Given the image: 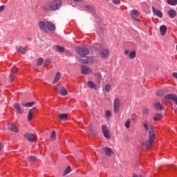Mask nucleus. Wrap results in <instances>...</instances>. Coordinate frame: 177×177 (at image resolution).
Instances as JSON below:
<instances>
[{
  "label": "nucleus",
  "mask_w": 177,
  "mask_h": 177,
  "mask_svg": "<svg viewBox=\"0 0 177 177\" xmlns=\"http://www.w3.org/2000/svg\"><path fill=\"white\" fill-rule=\"evenodd\" d=\"M59 3V1L57 2L55 0L49 1L43 6V10L46 12H55V10H57L60 7Z\"/></svg>",
  "instance_id": "f257e3e1"
},
{
  "label": "nucleus",
  "mask_w": 177,
  "mask_h": 177,
  "mask_svg": "<svg viewBox=\"0 0 177 177\" xmlns=\"http://www.w3.org/2000/svg\"><path fill=\"white\" fill-rule=\"evenodd\" d=\"M156 139V135L153 129L149 131V140L146 143L147 149H151V146Z\"/></svg>",
  "instance_id": "f03ea898"
},
{
  "label": "nucleus",
  "mask_w": 177,
  "mask_h": 177,
  "mask_svg": "<svg viewBox=\"0 0 177 177\" xmlns=\"http://www.w3.org/2000/svg\"><path fill=\"white\" fill-rule=\"evenodd\" d=\"M77 52L79 56H88L89 55V50L85 48L79 47L77 49Z\"/></svg>",
  "instance_id": "7ed1b4c3"
},
{
  "label": "nucleus",
  "mask_w": 177,
  "mask_h": 177,
  "mask_svg": "<svg viewBox=\"0 0 177 177\" xmlns=\"http://www.w3.org/2000/svg\"><path fill=\"white\" fill-rule=\"evenodd\" d=\"M120 106H121V101L118 98H115L113 101V111L114 113H118L120 111Z\"/></svg>",
  "instance_id": "20e7f679"
},
{
  "label": "nucleus",
  "mask_w": 177,
  "mask_h": 177,
  "mask_svg": "<svg viewBox=\"0 0 177 177\" xmlns=\"http://www.w3.org/2000/svg\"><path fill=\"white\" fill-rule=\"evenodd\" d=\"M18 71L19 69H17L16 67H14L11 69V74L8 80L9 82H13V80L16 78V74H17Z\"/></svg>",
  "instance_id": "39448f33"
},
{
  "label": "nucleus",
  "mask_w": 177,
  "mask_h": 177,
  "mask_svg": "<svg viewBox=\"0 0 177 177\" xmlns=\"http://www.w3.org/2000/svg\"><path fill=\"white\" fill-rule=\"evenodd\" d=\"M91 60H93V57H88L86 56H81L79 59V62L80 63L86 64V63H93L91 62Z\"/></svg>",
  "instance_id": "423d86ee"
},
{
  "label": "nucleus",
  "mask_w": 177,
  "mask_h": 177,
  "mask_svg": "<svg viewBox=\"0 0 177 177\" xmlns=\"http://www.w3.org/2000/svg\"><path fill=\"white\" fill-rule=\"evenodd\" d=\"M25 138L28 142H37V137L34 136V134L30 133H25Z\"/></svg>",
  "instance_id": "0eeeda50"
},
{
  "label": "nucleus",
  "mask_w": 177,
  "mask_h": 177,
  "mask_svg": "<svg viewBox=\"0 0 177 177\" xmlns=\"http://www.w3.org/2000/svg\"><path fill=\"white\" fill-rule=\"evenodd\" d=\"M55 91L57 92H59V93L60 95H62V96H67L68 95V91H67V88H65L63 86H60V89L59 90L57 89V88H55Z\"/></svg>",
  "instance_id": "6e6552de"
},
{
  "label": "nucleus",
  "mask_w": 177,
  "mask_h": 177,
  "mask_svg": "<svg viewBox=\"0 0 177 177\" xmlns=\"http://www.w3.org/2000/svg\"><path fill=\"white\" fill-rule=\"evenodd\" d=\"M101 129L102 131V133L106 139H110V133H109V129H107V127L106 125H102L101 126Z\"/></svg>",
  "instance_id": "1a4fd4ad"
},
{
  "label": "nucleus",
  "mask_w": 177,
  "mask_h": 177,
  "mask_svg": "<svg viewBox=\"0 0 177 177\" xmlns=\"http://www.w3.org/2000/svg\"><path fill=\"white\" fill-rule=\"evenodd\" d=\"M81 71L84 75H89V74H92V73H93V70L90 67H82Z\"/></svg>",
  "instance_id": "9d476101"
},
{
  "label": "nucleus",
  "mask_w": 177,
  "mask_h": 177,
  "mask_svg": "<svg viewBox=\"0 0 177 177\" xmlns=\"http://www.w3.org/2000/svg\"><path fill=\"white\" fill-rule=\"evenodd\" d=\"M102 150L104 151V154H105V156H108L109 157H111V156L114 154V151H113V149H111L110 147H104L102 148Z\"/></svg>",
  "instance_id": "9b49d317"
},
{
  "label": "nucleus",
  "mask_w": 177,
  "mask_h": 177,
  "mask_svg": "<svg viewBox=\"0 0 177 177\" xmlns=\"http://www.w3.org/2000/svg\"><path fill=\"white\" fill-rule=\"evenodd\" d=\"M132 19H133V20H136V21H139V11L137 10H131V13H130Z\"/></svg>",
  "instance_id": "f8f14e48"
},
{
  "label": "nucleus",
  "mask_w": 177,
  "mask_h": 177,
  "mask_svg": "<svg viewBox=\"0 0 177 177\" xmlns=\"http://www.w3.org/2000/svg\"><path fill=\"white\" fill-rule=\"evenodd\" d=\"M152 12L154 15L157 16V17L162 19V12H161L158 9H156V8H154V6H152Z\"/></svg>",
  "instance_id": "ddd939ff"
},
{
  "label": "nucleus",
  "mask_w": 177,
  "mask_h": 177,
  "mask_svg": "<svg viewBox=\"0 0 177 177\" xmlns=\"http://www.w3.org/2000/svg\"><path fill=\"white\" fill-rule=\"evenodd\" d=\"M13 107L15 109L17 114H23V113H24V111H23V109H21V107L20 106V104L19 103H15L13 105Z\"/></svg>",
  "instance_id": "4468645a"
},
{
  "label": "nucleus",
  "mask_w": 177,
  "mask_h": 177,
  "mask_svg": "<svg viewBox=\"0 0 177 177\" xmlns=\"http://www.w3.org/2000/svg\"><path fill=\"white\" fill-rule=\"evenodd\" d=\"M101 56H102L103 59H107L110 55V51L108 49L105 48L102 50L100 53Z\"/></svg>",
  "instance_id": "2eb2a0df"
},
{
  "label": "nucleus",
  "mask_w": 177,
  "mask_h": 177,
  "mask_svg": "<svg viewBox=\"0 0 177 177\" xmlns=\"http://www.w3.org/2000/svg\"><path fill=\"white\" fill-rule=\"evenodd\" d=\"M39 27L40 28V30H41V31H43L44 32H47L46 30V23H45V21H40L39 22Z\"/></svg>",
  "instance_id": "dca6fc26"
},
{
  "label": "nucleus",
  "mask_w": 177,
  "mask_h": 177,
  "mask_svg": "<svg viewBox=\"0 0 177 177\" xmlns=\"http://www.w3.org/2000/svg\"><path fill=\"white\" fill-rule=\"evenodd\" d=\"M94 75L95 82H97V84H100L102 82V74H100V73H96Z\"/></svg>",
  "instance_id": "f3484780"
},
{
  "label": "nucleus",
  "mask_w": 177,
  "mask_h": 177,
  "mask_svg": "<svg viewBox=\"0 0 177 177\" xmlns=\"http://www.w3.org/2000/svg\"><path fill=\"white\" fill-rule=\"evenodd\" d=\"M8 128L9 131H12V132H17V133L19 132V129H17V127H16V125L13 124H8Z\"/></svg>",
  "instance_id": "a211bd4d"
},
{
  "label": "nucleus",
  "mask_w": 177,
  "mask_h": 177,
  "mask_svg": "<svg viewBox=\"0 0 177 177\" xmlns=\"http://www.w3.org/2000/svg\"><path fill=\"white\" fill-rule=\"evenodd\" d=\"M16 50L17 52H20L22 55H26L27 53V50L23 46H17Z\"/></svg>",
  "instance_id": "6ab92c4d"
},
{
  "label": "nucleus",
  "mask_w": 177,
  "mask_h": 177,
  "mask_svg": "<svg viewBox=\"0 0 177 177\" xmlns=\"http://www.w3.org/2000/svg\"><path fill=\"white\" fill-rule=\"evenodd\" d=\"M46 27L49 30V31H53V30H55V24L52 22H46Z\"/></svg>",
  "instance_id": "aec40b11"
},
{
  "label": "nucleus",
  "mask_w": 177,
  "mask_h": 177,
  "mask_svg": "<svg viewBox=\"0 0 177 177\" xmlns=\"http://www.w3.org/2000/svg\"><path fill=\"white\" fill-rule=\"evenodd\" d=\"M160 35L164 36L167 34V26L165 25H162L160 26Z\"/></svg>",
  "instance_id": "412c9836"
},
{
  "label": "nucleus",
  "mask_w": 177,
  "mask_h": 177,
  "mask_svg": "<svg viewBox=\"0 0 177 177\" xmlns=\"http://www.w3.org/2000/svg\"><path fill=\"white\" fill-rule=\"evenodd\" d=\"M176 97V95L175 94H167L165 95V99L166 100H175V97Z\"/></svg>",
  "instance_id": "4be33fe9"
},
{
  "label": "nucleus",
  "mask_w": 177,
  "mask_h": 177,
  "mask_svg": "<svg viewBox=\"0 0 177 177\" xmlns=\"http://www.w3.org/2000/svg\"><path fill=\"white\" fill-rule=\"evenodd\" d=\"M168 15L171 19H174V17H176V11L174 9L169 10L168 11Z\"/></svg>",
  "instance_id": "5701e85b"
},
{
  "label": "nucleus",
  "mask_w": 177,
  "mask_h": 177,
  "mask_svg": "<svg viewBox=\"0 0 177 177\" xmlns=\"http://www.w3.org/2000/svg\"><path fill=\"white\" fill-rule=\"evenodd\" d=\"M87 86H88V88H90V89H96V84H95V83H93V82L89 80L87 82Z\"/></svg>",
  "instance_id": "b1692460"
},
{
  "label": "nucleus",
  "mask_w": 177,
  "mask_h": 177,
  "mask_svg": "<svg viewBox=\"0 0 177 177\" xmlns=\"http://www.w3.org/2000/svg\"><path fill=\"white\" fill-rule=\"evenodd\" d=\"M34 104H35V102H30L27 103L22 102V106L24 107H32Z\"/></svg>",
  "instance_id": "393cba45"
},
{
  "label": "nucleus",
  "mask_w": 177,
  "mask_h": 177,
  "mask_svg": "<svg viewBox=\"0 0 177 177\" xmlns=\"http://www.w3.org/2000/svg\"><path fill=\"white\" fill-rule=\"evenodd\" d=\"M67 117H68V113H61L59 115V120H62L63 121H66V120H67Z\"/></svg>",
  "instance_id": "a878e982"
},
{
  "label": "nucleus",
  "mask_w": 177,
  "mask_h": 177,
  "mask_svg": "<svg viewBox=\"0 0 177 177\" xmlns=\"http://www.w3.org/2000/svg\"><path fill=\"white\" fill-rule=\"evenodd\" d=\"M55 50L57 52H59V53H63L64 52V47L60 46H55Z\"/></svg>",
  "instance_id": "bb28decb"
},
{
  "label": "nucleus",
  "mask_w": 177,
  "mask_h": 177,
  "mask_svg": "<svg viewBox=\"0 0 177 177\" xmlns=\"http://www.w3.org/2000/svg\"><path fill=\"white\" fill-rule=\"evenodd\" d=\"M88 131H89L91 135H92L93 136H96V131H95L93 128H92V124H90L88 126Z\"/></svg>",
  "instance_id": "cd10ccee"
},
{
  "label": "nucleus",
  "mask_w": 177,
  "mask_h": 177,
  "mask_svg": "<svg viewBox=\"0 0 177 177\" xmlns=\"http://www.w3.org/2000/svg\"><path fill=\"white\" fill-rule=\"evenodd\" d=\"M61 77H62V75L60 74V72H57L56 74L55 78L54 79L53 84H56V82H58Z\"/></svg>",
  "instance_id": "c85d7f7f"
},
{
  "label": "nucleus",
  "mask_w": 177,
  "mask_h": 177,
  "mask_svg": "<svg viewBox=\"0 0 177 177\" xmlns=\"http://www.w3.org/2000/svg\"><path fill=\"white\" fill-rule=\"evenodd\" d=\"M167 3L171 6H176V5H177V0H167Z\"/></svg>",
  "instance_id": "c756f323"
},
{
  "label": "nucleus",
  "mask_w": 177,
  "mask_h": 177,
  "mask_svg": "<svg viewBox=\"0 0 177 177\" xmlns=\"http://www.w3.org/2000/svg\"><path fill=\"white\" fill-rule=\"evenodd\" d=\"M102 48V46L100 45V44H95L93 46V49H94V50H100V49Z\"/></svg>",
  "instance_id": "7c9ffc66"
},
{
  "label": "nucleus",
  "mask_w": 177,
  "mask_h": 177,
  "mask_svg": "<svg viewBox=\"0 0 177 177\" xmlns=\"http://www.w3.org/2000/svg\"><path fill=\"white\" fill-rule=\"evenodd\" d=\"M161 118H162V114L160 113H158L156 114L153 119L154 120V121H160V120H161Z\"/></svg>",
  "instance_id": "2f4dec72"
},
{
  "label": "nucleus",
  "mask_w": 177,
  "mask_h": 177,
  "mask_svg": "<svg viewBox=\"0 0 177 177\" xmlns=\"http://www.w3.org/2000/svg\"><path fill=\"white\" fill-rule=\"evenodd\" d=\"M154 109L156 110H162V106H161V103L160 102H156L153 104Z\"/></svg>",
  "instance_id": "473e14b6"
},
{
  "label": "nucleus",
  "mask_w": 177,
  "mask_h": 177,
  "mask_svg": "<svg viewBox=\"0 0 177 177\" xmlns=\"http://www.w3.org/2000/svg\"><path fill=\"white\" fill-rule=\"evenodd\" d=\"M71 172V167L68 166L66 170L64 171L63 176H66V175H68Z\"/></svg>",
  "instance_id": "72a5a7b5"
},
{
  "label": "nucleus",
  "mask_w": 177,
  "mask_h": 177,
  "mask_svg": "<svg viewBox=\"0 0 177 177\" xmlns=\"http://www.w3.org/2000/svg\"><path fill=\"white\" fill-rule=\"evenodd\" d=\"M32 115H34V113H32V110H29L28 113V121H31V120H32Z\"/></svg>",
  "instance_id": "f704fd0d"
},
{
  "label": "nucleus",
  "mask_w": 177,
  "mask_h": 177,
  "mask_svg": "<svg viewBox=\"0 0 177 177\" xmlns=\"http://www.w3.org/2000/svg\"><path fill=\"white\" fill-rule=\"evenodd\" d=\"M129 59H135L136 57V51H131L129 55Z\"/></svg>",
  "instance_id": "c9c22d12"
},
{
  "label": "nucleus",
  "mask_w": 177,
  "mask_h": 177,
  "mask_svg": "<svg viewBox=\"0 0 177 177\" xmlns=\"http://www.w3.org/2000/svg\"><path fill=\"white\" fill-rule=\"evenodd\" d=\"M37 66H42L44 64V58L39 57L37 59Z\"/></svg>",
  "instance_id": "e433bc0d"
},
{
  "label": "nucleus",
  "mask_w": 177,
  "mask_h": 177,
  "mask_svg": "<svg viewBox=\"0 0 177 177\" xmlns=\"http://www.w3.org/2000/svg\"><path fill=\"white\" fill-rule=\"evenodd\" d=\"M28 160L30 162H33V161H37V158H35L34 156H30L28 157Z\"/></svg>",
  "instance_id": "4c0bfd02"
},
{
  "label": "nucleus",
  "mask_w": 177,
  "mask_h": 177,
  "mask_svg": "<svg viewBox=\"0 0 177 177\" xmlns=\"http://www.w3.org/2000/svg\"><path fill=\"white\" fill-rule=\"evenodd\" d=\"M125 127L127 128V129L131 128V119H127V120L125 122Z\"/></svg>",
  "instance_id": "58836bf2"
},
{
  "label": "nucleus",
  "mask_w": 177,
  "mask_h": 177,
  "mask_svg": "<svg viewBox=\"0 0 177 177\" xmlns=\"http://www.w3.org/2000/svg\"><path fill=\"white\" fill-rule=\"evenodd\" d=\"M50 140H56V131H53L50 136Z\"/></svg>",
  "instance_id": "ea45409f"
},
{
  "label": "nucleus",
  "mask_w": 177,
  "mask_h": 177,
  "mask_svg": "<svg viewBox=\"0 0 177 177\" xmlns=\"http://www.w3.org/2000/svg\"><path fill=\"white\" fill-rule=\"evenodd\" d=\"M144 128L146 131H149V123L147 122V120L144 122Z\"/></svg>",
  "instance_id": "a19ab883"
},
{
  "label": "nucleus",
  "mask_w": 177,
  "mask_h": 177,
  "mask_svg": "<svg viewBox=\"0 0 177 177\" xmlns=\"http://www.w3.org/2000/svg\"><path fill=\"white\" fill-rule=\"evenodd\" d=\"M86 8L91 12H93L95 10V7L93 6H86Z\"/></svg>",
  "instance_id": "79ce46f5"
},
{
  "label": "nucleus",
  "mask_w": 177,
  "mask_h": 177,
  "mask_svg": "<svg viewBox=\"0 0 177 177\" xmlns=\"http://www.w3.org/2000/svg\"><path fill=\"white\" fill-rule=\"evenodd\" d=\"M52 63V61L50 59H46L44 62V65L46 66H49L50 64Z\"/></svg>",
  "instance_id": "37998d69"
},
{
  "label": "nucleus",
  "mask_w": 177,
  "mask_h": 177,
  "mask_svg": "<svg viewBox=\"0 0 177 177\" xmlns=\"http://www.w3.org/2000/svg\"><path fill=\"white\" fill-rule=\"evenodd\" d=\"M158 96H163L164 95V90H158L156 93Z\"/></svg>",
  "instance_id": "c03bdc74"
},
{
  "label": "nucleus",
  "mask_w": 177,
  "mask_h": 177,
  "mask_svg": "<svg viewBox=\"0 0 177 177\" xmlns=\"http://www.w3.org/2000/svg\"><path fill=\"white\" fill-rule=\"evenodd\" d=\"M111 88V86L110 84H108L105 86L106 92H110Z\"/></svg>",
  "instance_id": "a18cd8bd"
},
{
  "label": "nucleus",
  "mask_w": 177,
  "mask_h": 177,
  "mask_svg": "<svg viewBox=\"0 0 177 177\" xmlns=\"http://www.w3.org/2000/svg\"><path fill=\"white\" fill-rule=\"evenodd\" d=\"M106 117H111V111H106Z\"/></svg>",
  "instance_id": "49530a36"
},
{
  "label": "nucleus",
  "mask_w": 177,
  "mask_h": 177,
  "mask_svg": "<svg viewBox=\"0 0 177 177\" xmlns=\"http://www.w3.org/2000/svg\"><path fill=\"white\" fill-rule=\"evenodd\" d=\"M113 3L115 5H119L121 3V0H113Z\"/></svg>",
  "instance_id": "de8ad7c7"
},
{
  "label": "nucleus",
  "mask_w": 177,
  "mask_h": 177,
  "mask_svg": "<svg viewBox=\"0 0 177 177\" xmlns=\"http://www.w3.org/2000/svg\"><path fill=\"white\" fill-rule=\"evenodd\" d=\"M143 114H144V115L149 114V109H144Z\"/></svg>",
  "instance_id": "09e8293b"
},
{
  "label": "nucleus",
  "mask_w": 177,
  "mask_h": 177,
  "mask_svg": "<svg viewBox=\"0 0 177 177\" xmlns=\"http://www.w3.org/2000/svg\"><path fill=\"white\" fill-rule=\"evenodd\" d=\"M5 10V6H0V12H3Z\"/></svg>",
  "instance_id": "8fccbe9b"
},
{
  "label": "nucleus",
  "mask_w": 177,
  "mask_h": 177,
  "mask_svg": "<svg viewBox=\"0 0 177 177\" xmlns=\"http://www.w3.org/2000/svg\"><path fill=\"white\" fill-rule=\"evenodd\" d=\"M172 77L174 78H176V80H177V73L176 72H174L172 73Z\"/></svg>",
  "instance_id": "3c124183"
},
{
  "label": "nucleus",
  "mask_w": 177,
  "mask_h": 177,
  "mask_svg": "<svg viewBox=\"0 0 177 177\" xmlns=\"http://www.w3.org/2000/svg\"><path fill=\"white\" fill-rule=\"evenodd\" d=\"M3 148V145H2V143L0 142V151L2 150Z\"/></svg>",
  "instance_id": "603ef678"
},
{
  "label": "nucleus",
  "mask_w": 177,
  "mask_h": 177,
  "mask_svg": "<svg viewBox=\"0 0 177 177\" xmlns=\"http://www.w3.org/2000/svg\"><path fill=\"white\" fill-rule=\"evenodd\" d=\"M55 1H57V2H59V6L62 5V0H55Z\"/></svg>",
  "instance_id": "864d4df0"
},
{
  "label": "nucleus",
  "mask_w": 177,
  "mask_h": 177,
  "mask_svg": "<svg viewBox=\"0 0 177 177\" xmlns=\"http://www.w3.org/2000/svg\"><path fill=\"white\" fill-rule=\"evenodd\" d=\"M129 53V50H126L125 51H124V55H128Z\"/></svg>",
  "instance_id": "5fc2aeb1"
},
{
  "label": "nucleus",
  "mask_w": 177,
  "mask_h": 177,
  "mask_svg": "<svg viewBox=\"0 0 177 177\" xmlns=\"http://www.w3.org/2000/svg\"><path fill=\"white\" fill-rule=\"evenodd\" d=\"M174 102H176V104L177 106V95H176V97L174 98Z\"/></svg>",
  "instance_id": "6e6d98bb"
},
{
  "label": "nucleus",
  "mask_w": 177,
  "mask_h": 177,
  "mask_svg": "<svg viewBox=\"0 0 177 177\" xmlns=\"http://www.w3.org/2000/svg\"><path fill=\"white\" fill-rule=\"evenodd\" d=\"M75 2H82V0H73Z\"/></svg>",
  "instance_id": "4d7b16f0"
},
{
  "label": "nucleus",
  "mask_w": 177,
  "mask_h": 177,
  "mask_svg": "<svg viewBox=\"0 0 177 177\" xmlns=\"http://www.w3.org/2000/svg\"><path fill=\"white\" fill-rule=\"evenodd\" d=\"M2 85V83H1V82H0V86Z\"/></svg>",
  "instance_id": "13d9d810"
}]
</instances>
